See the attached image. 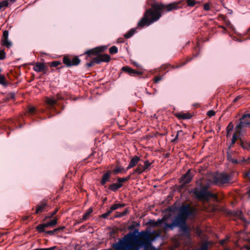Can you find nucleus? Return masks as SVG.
<instances>
[{"instance_id": "nucleus-18", "label": "nucleus", "mask_w": 250, "mask_h": 250, "mask_svg": "<svg viewBox=\"0 0 250 250\" xmlns=\"http://www.w3.org/2000/svg\"><path fill=\"white\" fill-rule=\"evenodd\" d=\"M110 177V172L108 171L105 173L102 177V180L101 181V183L102 185H104L107 181H109V178Z\"/></svg>"}, {"instance_id": "nucleus-11", "label": "nucleus", "mask_w": 250, "mask_h": 250, "mask_svg": "<svg viewBox=\"0 0 250 250\" xmlns=\"http://www.w3.org/2000/svg\"><path fill=\"white\" fill-rule=\"evenodd\" d=\"M192 176L193 175L191 173V171L188 170L184 176L182 177L181 182H182L183 184H188L191 181Z\"/></svg>"}, {"instance_id": "nucleus-39", "label": "nucleus", "mask_w": 250, "mask_h": 250, "mask_svg": "<svg viewBox=\"0 0 250 250\" xmlns=\"http://www.w3.org/2000/svg\"><path fill=\"white\" fill-rule=\"evenodd\" d=\"M237 133H234L233 134L232 138L231 140V145H233L235 143V142L237 139L238 136L237 135Z\"/></svg>"}, {"instance_id": "nucleus-44", "label": "nucleus", "mask_w": 250, "mask_h": 250, "mask_svg": "<svg viewBox=\"0 0 250 250\" xmlns=\"http://www.w3.org/2000/svg\"><path fill=\"white\" fill-rule=\"evenodd\" d=\"M215 114V112L213 110H209L208 112H207V115L209 116V117H211L213 115H214Z\"/></svg>"}, {"instance_id": "nucleus-27", "label": "nucleus", "mask_w": 250, "mask_h": 250, "mask_svg": "<svg viewBox=\"0 0 250 250\" xmlns=\"http://www.w3.org/2000/svg\"><path fill=\"white\" fill-rule=\"evenodd\" d=\"M95 63H99V62L97 61V58H94L91 61L87 63L86 65L88 67H91L94 65Z\"/></svg>"}, {"instance_id": "nucleus-38", "label": "nucleus", "mask_w": 250, "mask_h": 250, "mask_svg": "<svg viewBox=\"0 0 250 250\" xmlns=\"http://www.w3.org/2000/svg\"><path fill=\"white\" fill-rule=\"evenodd\" d=\"M8 31L7 30L4 31L2 35V40H6L8 39Z\"/></svg>"}, {"instance_id": "nucleus-17", "label": "nucleus", "mask_w": 250, "mask_h": 250, "mask_svg": "<svg viewBox=\"0 0 250 250\" xmlns=\"http://www.w3.org/2000/svg\"><path fill=\"white\" fill-rule=\"evenodd\" d=\"M33 69L38 72H42L44 70V65L42 63H38L34 66Z\"/></svg>"}, {"instance_id": "nucleus-59", "label": "nucleus", "mask_w": 250, "mask_h": 250, "mask_svg": "<svg viewBox=\"0 0 250 250\" xmlns=\"http://www.w3.org/2000/svg\"><path fill=\"white\" fill-rule=\"evenodd\" d=\"M242 214V212L241 211H238L237 212V215H238L239 217H241Z\"/></svg>"}, {"instance_id": "nucleus-40", "label": "nucleus", "mask_w": 250, "mask_h": 250, "mask_svg": "<svg viewBox=\"0 0 250 250\" xmlns=\"http://www.w3.org/2000/svg\"><path fill=\"white\" fill-rule=\"evenodd\" d=\"M5 58V53L3 50H0V60H3Z\"/></svg>"}, {"instance_id": "nucleus-57", "label": "nucleus", "mask_w": 250, "mask_h": 250, "mask_svg": "<svg viewBox=\"0 0 250 250\" xmlns=\"http://www.w3.org/2000/svg\"><path fill=\"white\" fill-rule=\"evenodd\" d=\"M113 211V210H112L111 208H110V209L108 210L106 212L107 213V214H109V215Z\"/></svg>"}, {"instance_id": "nucleus-45", "label": "nucleus", "mask_w": 250, "mask_h": 250, "mask_svg": "<svg viewBox=\"0 0 250 250\" xmlns=\"http://www.w3.org/2000/svg\"><path fill=\"white\" fill-rule=\"evenodd\" d=\"M55 249V247H52L49 248H43V249H36L34 250H54Z\"/></svg>"}, {"instance_id": "nucleus-42", "label": "nucleus", "mask_w": 250, "mask_h": 250, "mask_svg": "<svg viewBox=\"0 0 250 250\" xmlns=\"http://www.w3.org/2000/svg\"><path fill=\"white\" fill-rule=\"evenodd\" d=\"M244 177L250 180V170L244 173Z\"/></svg>"}, {"instance_id": "nucleus-10", "label": "nucleus", "mask_w": 250, "mask_h": 250, "mask_svg": "<svg viewBox=\"0 0 250 250\" xmlns=\"http://www.w3.org/2000/svg\"><path fill=\"white\" fill-rule=\"evenodd\" d=\"M142 239L141 241V244L145 247H148L151 243V238L149 234L146 232H142Z\"/></svg>"}, {"instance_id": "nucleus-61", "label": "nucleus", "mask_w": 250, "mask_h": 250, "mask_svg": "<svg viewBox=\"0 0 250 250\" xmlns=\"http://www.w3.org/2000/svg\"><path fill=\"white\" fill-rule=\"evenodd\" d=\"M248 193L249 194V196L250 197V189L248 191Z\"/></svg>"}, {"instance_id": "nucleus-20", "label": "nucleus", "mask_w": 250, "mask_h": 250, "mask_svg": "<svg viewBox=\"0 0 250 250\" xmlns=\"http://www.w3.org/2000/svg\"><path fill=\"white\" fill-rule=\"evenodd\" d=\"M146 171L144 165H142L141 164H139L137 168L134 170V173L141 174L143 172Z\"/></svg>"}, {"instance_id": "nucleus-62", "label": "nucleus", "mask_w": 250, "mask_h": 250, "mask_svg": "<svg viewBox=\"0 0 250 250\" xmlns=\"http://www.w3.org/2000/svg\"><path fill=\"white\" fill-rule=\"evenodd\" d=\"M247 250H250V247H247Z\"/></svg>"}, {"instance_id": "nucleus-8", "label": "nucleus", "mask_w": 250, "mask_h": 250, "mask_svg": "<svg viewBox=\"0 0 250 250\" xmlns=\"http://www.w3.org/2000/svg\"><path fill=\"white\" fill-rule=\"evenodd\" d=\"M63 62L67 66H71L79 64L80 62V60L77 57H73L72 60L67 57H64Z\"/></svg>"}, {"instance_id": "nucleus-63", "label": "nucleus", "mask_w": 250, "mask_h": 250, "mask_svg": "<svg viewBox=\"0 0 250 250\" xmlns=\"http://www.w3.org/2000/svg\"><path fill=\"white\" fill-rule=\"evenodd\" d=\"M0 72H1V69H0Z\"/></svg>"}, {"instance_id": "nucleus-34", "label": "nucleus", "mask_w": 250, "mask_h": 250, "mask_svg": "<svg viewBox=\"0 0 250 250\" xmlns=\"http://www.w3.org/2000/svg\"><path fill=\"white\" fill-rule=\"evenodd\" d=\"M130 178L129 176H128L125 178H119L118 179V182L119 184H122V183L125 182L127 180H128Z\"/></svg>"}, {"instance_id": "nucleus-26", "label": "nucleus", "mask_w": 250, "mask_h": 250, "mask_svg": "<svg viewBox=\"0 0 250 250\" xmlns=\"http://www.w3.org/2000/svg\"><path fill=\"white\" fill-rule=\"evenodd\" d=\"M135 31L136 29L132 28L125 35V37L126 39L130 38L135 33Z\"/></svg>"}, {"instance_id": "nucleus-5", "label": "nucleus", "mask_w": 250, "mask_h": 250, "mask_svg": "<svg viewBox=\"0 0 250 250\" xmlns=\"http://www.w3.org/2000/svg\"><path fill=\"white\" fill-rule=\"evenodd\" d=\"M177 214L187 220L188 217L194 214V210L188 205L182 206Z\"/></svg>"}, {"instance_id": "nucleus-2", "label": "nucleus", "mask_w": 250, "mask_h": 250, "mask_svg": "<svg viewBox=\"0 0 250 250\" xmlns=\"http://www.w3.org/2000/svg\"><path fill=\"white\" fill-rule=\"evenodd\" d=\"M137 239L135 231L130 232L114 244L113 248L115 250H139L134 244Z\"/></svg>"}, {"instance_id": "nucleus-19", "label": "nucleus", "mask_w": 250, "mask_h": 250, "mask_svg": "<svg viewBox=\"0 0 250 250\" xmlns=\"http://www.w3.org/2000/svg\"><path fill=\"white\" fill-rule=\"evenodd\" d=\"M191 114L189 113H180L177 114V117L179 119H188L191 117Z\"/></svg>"}, {"instance_id": "nucleus-21", "label": "nucleus", "mask_w": 250, "mask_h": 250, "mask_svg": "<svg viewBox=\"0 0 250 250\" xmlns=\"http://www.w3.org/2000/svg\"><path fill=\"white\" fill-rule=\"evenodd\" d=\"M122 187V184L114 183L109 186V189L112 191H115L118 188H120Z\"/></svg>"}, {"instance_id": "nucleus-46", "label": "nucleus", "mask_w": 250, "mask_h": 250, "mask_svg": "<svg viewBox=\"0 0 250 250\" xmlns=\"http://www.w3.org/2000/svg\"><path fill=\"white\" fill-rule=\"evenodd\" d=\"M182 133H183V132L181 130L177 131V134H176L175 138L173 139V140L172 141L174 142V141H176L178 139V136L179 135H180L181 134H182Z\"/></svg>"}, {"instance_id": "nucleus-51", "label": "nucleus", "mask_w": 250, "mask_h": 250, "mask_svg": "<svg viewBox=\"0 0 250 250\" xmlns=\"http://www.w3.org/2000/svg\"><path fill=\"white\" fill-rule=\"evenodd\" d=\"M162 79V78L160 77H156L155 78V80H154V81L155 83H158V82H159Z\"/></svg>"}, {"instance_id": "nucleus-53", "label": "nucleus", "mask_w": 250, "mask_h": 250, "mask_svg": "<svg viewBox=\"0 0 250 250\" xmlns=\"http://www.w3.org/2000/svg\"><path fill=\"white\" fill-rule=\"evenodd\" d=\"M55 231H56L55 230H49V231H46V233H47V234H49L50 235H52V234H53L54 232Z\"/></svg>"}, {"instance_id": "nucleus-15", "label": "nucleus", "mask_w": 250, "mask_h": 250, "mask_svg": "<svg viewBox=\"0 0 250 250\" xmlns=\"http://www.w3.org/2000/svg\"><path fill=\"white\" fill-rule=\"evenodd\" d=\"M166 220L164 218L161 219H158L157 221L150 220L149 221V224L153 227H157L161 225Z\"/></svg>"}, {"instance_id": "nucleus-23", "label": "nucleus", "mask_w": 250, "mask_h": 250, "mask_svg": "<svg viewBox=\"0 0 250 250\" xmlns=\"http://www.w3.org/2000/svg\"><path fill=\"white\" fill-rule=\"evenodd\" d=\"M46 103L52 107L57 103L56 100L50 98H46L45 100Z\"/></svg>"}, {"instance_id": "nucleus-14", "label": "nucleus", "mask_w": 250, "mask_h": 250, "mask_svg": "<svg viewBox=\"0 0 250 250\" xmlns=\"http://www.w3.org/2000/svg\"><path fill=\"white\" fill-rule=\"evenodd\" d=\"M97 61L99 62V63L101 62H109L110 60V56L107 54L100 55L97 57Z\"/></svg>"}, {"instance_id": "nucleus-58", "label": "nucleus", "mask_w": 250, "mask_h": 250, "mask_svg": "<svg viewBox=\"0 0 250 250\" xmlns=\"http://www.w3.org/2000/svg\"><path fill=\"white\" fill-rule=\"evenodd\" d=\"M227 137H229L230 136V131L229 130H227Z\"/></svg>"}, {"instance_id": "nucleus-52", "label": "nucleus", "mask_w": 250, "mask_h": 250, "mask_svg": "<svg viewBox=\"0 0 250 250\" xmlns=\"http://www.w3.org/2000/svg\"><path fill=\"white\" fill-rule=\"evenodd\" d=\"M227 240L228 238L221 240L220 242V244L224 245L226 243V241H227Z\"/></svg>"}, {"instance_id": "nucleus-29", "label": "nucleus", "mask_w": 250, "mask_h": 250, "mask_svg": "<svg viewBox=\"0 0 250 250\" xmlns=\"http://www.w3.org/2000/svg\"><path fill=\"white\" fill-rule=\"evenodd\" d=\"M113 172L114 174H116L120 172H125L126 171L124 170V169L122 167H117L113 170Z\"/></svg>"}, {"instance_id": "nucleus-16", "label": "nucleus", "mask_w": 250, "mask_h": 250, "mask_svg": "<svg viewBox=\"0 0 250 250\" xmlns=\"http://www.w3.org/2000/svg\"><path fill=\"white\" fill-rule=\"evenodd\" d=\"M93 210L91 208H89L87 211L83 214V217L80 219V222L82 223L86 220H87L90 215V214L92 212Z\"/></svg>"}, {"instance_id": "nucleus-12", "label": "nucleus", "mask_w": 250, "mask_h": 250, "mask_svg": "<svg viewBox=\"0 0 250 250\" xmlns=\"http://www.w3.org/2000/svg\"><path fill=\"white\" fill-rule=\"evenodd\" d=\"M122 70L126 72L130 75H134L137 74L140 75L142 74V72L134 70L128 66H124L122 68Z\"/></svg>"}, {"instance_id": "nucleus-30", "label": "nucleus", "mask_w": 250, "mask_h": 250, "mask_svg": "<svg viewBox=\"0 0 250 250\" xmlns=\"http://www.w3.org/2000/svg\"><path fill=\"white\" fill-rule=\"evenodd\" d=\"M185 0L186 1L187 5L189 7H193L196 3V2L194 0Z\"/></svg>"}, {"instance_id": "nucleus-41", "label": "nucleus", "mask_w": 250, "mask_h": 250, "mask_svg": "<svg viewBox=\"0 0 250 250\" xmlns=\"http://www.w3.org/2000/svg\"><path fill=\"white\" fill-rule=\"evenodd\" d=\"M35 111H36V109H35V108L34 107L30 106V107H29L28 112L30 114H33L34 113H35Z\"/></svg>"}, {"instance_id": "nucleus-60", "label": "nucleus", "mask_w": 250, "mask_h": 250, "mask_svg": "<svg viewBox=\"0 0 250 250\" xmlns=\"http://www.w3.org/2000/svg\"><path fill=\"white\" fill-rule=\"evenodd\" d=\"M132 64H133L134 65H135V66H137V67H138V66H139V64H138L137 62H132Z\"/></svg>"}, {"instance_id": "nucleus-36", "label": "nucleus", "mask_w": 250, "mask_h": 250, "mask_svg": "<svg viewBox=\"0 0 250 250\" xmlns=\"http://www.w3.org/2000/svg\"><path fill=\"white\" fill-rule=\"evenodd\" d=\"M47 227H49V226H54L56 224H57V220L56 219H53L52 220H51V221L49 222H47L46 223H45Z\"/></svg>"}, {"instance_id": "nucleus-55", "label": "nucleus", "mask_w": 250, "mask_h": 250, "mask_svg": "<svg viewBox=\"0 0 250 250\" xmlns=\"http://www.w3.org/2000/svg\"><path fill=\"white\" fill-rule=\"evenodd\" d=\"M109 215V214H107V213L106 212L105 213H104L102 215V217L104 218H106Z\"/></svg>"}, {"instance_id": "nucleus-25", "label": "nucleus", "mask_w": 250, "mask_h": 250, "mask_svg": "<svg viewBox=\"0 0 250 250\" xmlns=\"http://www.w3.org/2000/svg\"><path fill=\"white\" fill-rule=\"evenodd\" d=\"M47 227V226H46L45 223V224H42L39 225L38 226H37L36 229H37V230L39 232H43L45 228H46Z\"/></svg>"}, {"instance_id": "nucleus-32", "label": "nucleus", "mask_w": 250, "mask_h": 250, "mask_svg": "<svg viewBox=\"0 0 250 250\" xmlns=\"http://www.w3.org/2000/svg\"><path fill=\"white\" fill-rule=\"evenodd\" d=\"M109 52L110 54H116L118 52V48L115 46L111 47L109 49Z\"/></svg>"}, {"instance_id": "nucleus-54", "label": "nucleus", "mask_w": 250, "mask_h": 250, "mask_svg": "<svg viewBox=\"0 0 250 250\" xmlns=\"http://www.w3.org/2000/svg\"><path fill=\"white\" fill-rule=\"evenodd\" d=\"M230 161H231L232 163H234L235 164L238 163V161L237 160H234V159H229V158H228Z\"/></svg>"}, {"instance_id": "nucleus-33", "label": "nucleus", "mask_w": 250, "mask_h": 250, "mask_svg": "<svg viewBox=\"0 0 250 250\" xmlns=\"http://www.w3.org/2000/svg\"><path fill=\"white\" fill-rule=\"evenodd\" d=\"M144 163V167L146 171L147 170L149 169V167L151 166V163H150L148 161H145Z\"/></svg>"}, {"instance_id": "nucleus-13", "label": "nucleus", "mask_w": 250, "mask_h": 250, "mask_svg": "<svg viewBox=\"0 0 250 250\" xmlns=\"http://www.w3.org/2000/svg\"><path fill=\"white\" fill-rule=\"evenodd\" d=\"M140 161V158L138 156H135L133 157L131 159L130 162L127 167V170L135 167Z\"/></svg>"}, {"instance_id": "nucleus-37", "label": "nucleus", "mask_w": 250, "mask_h": 250, "mask_svg": "<svg viewBox=\"0 0 250 250\" xmlns=\"http://www.w3.org/2000/svg\"><path fill=\"white\" fill-rule=\"evenodd\" d=\"M0 84L2 85H6L5 79L4 76L0 75Z\"/></svg>"}, {"instance_id": "nucleus-9", "label": "nucleus", "mask_w": 250, "mask_h": 250, "mask_svg": "<svg viewBox=\"0 0 250 250\" xmlns=\"http://www.w3.org/2000/svg\"><path fill=\"white\" fill-rule=\"evenodd\" d=\"M106 46H98L91 49L88 50L84 53L87 55L86 59H88V57H89L90 55H95L99 52L104 51L106 49Z\"/></svg>"}, {"instance_id": "nucleus-31", "label": "nucleus", "mask_w": 250, "mask_h": 250, "mask_svg": "<svg viewBox=\"0 0 250 250\" xmlns=\"http://www.w3.org/2000/svg\"><path fill=\"white\" fill-rule=\"evenodd\" d=\"M124 206H125L124 204H114V205H112L111 207V208H112V210H115L119 208L124 207Z\"/></svg>"}, {"instance_id": "nucleus-3", "label": "nucleus", "mask_w": 250, "mask_h": 250, "mask_svg": "<svg viewBox=\"0 0 250 250\" xmlns=\"http://www.w3.org/2000/svg\"><path fill=\"white\" fill-rule=\"evenodd\" d=\"M186 221L185 218L177 214L171 223H165L163 229L165 230H167L168 229L173 230L174 228L178 227L184 232L187 233L188 231V228L186 225Z\"/></svg>"}, {"instance_id": "nucleus-7", "label": "nucleus", "mask_w": 250, "mask_h": 250, "mask_svg": "<svg viewBox=\"0 0 250 250\" xmlns=\"http://www.w3.org/2000/svg\"><path fill=\"white\" fill-rule=\"evenodd\" d=\"M250 125V114H244L240 119V123L236 125V129L237 133L240 132V130L244 127L249 126Z\"/></svg>"}, {"instance_id": "nucleus-35", "label": "nucleus", "mask_w": 250, "mask_h": 250, "mask_svg": "<svg viewBox=\"0 0 250 250\" xmlns=\"http://www.w3.org/2000/svg\"><path fill=\"white\" fill-rule=\"evenodd\" d=\"M128 210L126 209L125 210L123 211L122 212H117V214L116 216L117 217H121L125 216Z\"/></svg>"}, {"instance_id": "nucleus-48", "label": "nucleus", "mask_w": 250, "mask_h": 250, "mask_svg": "<svg viewBox=\"0 0 250 250\" xmlns=\"http://www.w3.org/2000/svg\"><path fill=\"white\" fill-rule=\"evenodd\" d=\"M210 6L208 3H206L204 5V9L206 11H208L209 10Z\"/></svg>"}, {"instance_id": "nucleus-28", "label": "nucleus", "mask_w": 250, "mask_h": 250, "mask_svg": "<svg viewBox=\"0 0 250 250\" xmlns=\"http://www.w3.org/2000/svg\"><path fill=\"white\" fill-rule=\"evenodd\" d=\"M8 2L7 0L0 1V10L2 8H5L8 5Z\"/></svg>"}, {"instance_id": "nucleus-56", "label": "nucleus", "mask_w": 250, "mask_h": 250, "mask_svg": "<svg viewBox=\"0 0 250 250\" xmlns=\"http://www.w3.org/2000/svg\"><path fill=\"white\" fill-rule=\"evenodd\" d=\"M240 98V97L239 96L236 97L233 101V103H235L237 102L239 99Z\"/></svg>"}, {"instance_id": "nucleus-47", "label": "nucleus", "mask_w": 250, "mask_h": 250, "mask_svg": "<svg viewBox=\"0 0 250 250\" xmlns=\"http://www.w3.org/2000/svg\"><path fill=\"white\" fill-rule=\"evenodd\" d=\"M60 64V62H57V61H55V62H51V66H53V67H56V66H57L59 65Z\"/></svg>"}, {"instance_id": "nucleus-4", "label": "nucleus", "mask_w": 250, "mask_h": 250, "mask_svg": "<svg viewBox=\"0 0 250 250\" xmlns=\"http://www.w3.org/2000/svg\"><path fill=\"white\" fill-rule=\"evenodd\" d=\"M193 193L199 200L208 199L210 197H215V195L208 191V188L204 187L201 188H195L193 190Z\"/></svg>"}, {"instance_id": "nucleus-49", "label": "nucleus", "mask_w": 250, "mask_h": 250, "mask_svg": "<svg viewBox=\"0 0 250 250\" xmlns=\"http://www.w3.org/2000/svg\"><path fill=\"white\" fill-rule=\"evenodd\" d=\"M208 248V245L207 244H204L202 246L200 250H207Z\"/></svg>"}, {"instance_id": "nucleus-1", "label": "nucleus", "mask_w": 250, "mask_h": 250, "mask_svg": "<svg viewBox=\"0 0 250 250\" xmlns=\"http://www.w3.org/2000/svg\"><path fill=\"white\" fill-rule=\"evenodd\" d=\"M152 6L153 9L147 10L144 17L138 22V27H143L145 25L148 26L158 20L161 16V10L168 12L176 9V6L173 4L164 5L155 3Z\"/></svg>"}, {"instance_id": "nucleus-6", "label": "nucleus", "mask_w": 250, "mask_h": 250, "mask_svg": "<svg viewBox=\"0 0 250 250\" xmlns=\"http://www.w3.org/2000/svg\"><path fill=\"white\" fill-rule=\"evenodd\" d=\"M229 180V176L226 173H220L213 176V183L218 185L227 183Z\"/></svg>"}, {"instance_id": "nucleus-50", "label": "nucleus", "mask_w": 250, "mask_h": 250, "mask_svg": "<svg viewBox=\"0 0 250 250\" xmlns=\"http://www.w3.org/2000/svg\"><path fill=\"white\" fill-rule=\"evenodd\" d=\"M57 211V210L56 209L55 211L50 213V215L48 216V217H52L56 213Z\"/></svg>"}, {"instance_id": "nucleus-43", "label": "nucleus", "mask_w": 250, "mask_h": 250, "mask_svg": "<svg viewBox=\"0 0 250 250\" xmlns=\"http://www.w3.org/2000/svg\"><path fill=\"white\" fill-rule=\"evenodd\" d=\"M233 128V125L232 123H230L227 127V130L231 131Z\"/></svg>"}, {"instance_id": "nucleus-22", "label": "nucleus", "mask_w": 250, "mask_h": 250, "mask_svg": "<svg viewBox=\"0 0 250 250\" xmlns=\"http://www.w3.org/2000/svg\"><path fill=\"white\" fill-rule=\"evenodd\" d=\"M46 207V204L42 203L41 205H40L37 207L36 213L38 214L44 211V209Z\"/></svg>"}, {"instance_id": "nucleus-24", "label": "nucleus", "mask_w": 250, "mask_h": 250, "mask_svg": "<svg viewBox=\"0 0 250 250\" xmlns=\"http://www.w3.org/2000/svg\"><path fill=\"white\" fill-rule=\"evenodd\" d=\"M1 44L7 48H10L12 46V43L8 39L6 40H1Z\"/></svg>"}]
</instances>
